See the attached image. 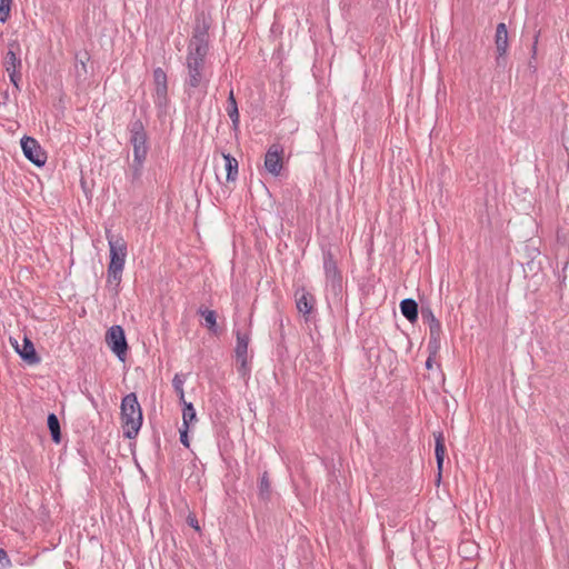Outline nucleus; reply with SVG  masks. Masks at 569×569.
<instances>
[{
    "instance_id": "1a4fd4ad",
    "label": "nucleus",
    "mask_w": 569,
    "mask_h": 569,
    "mask_svg": "<svg viewBox=\"0 0 569 569\" xmlns=\"http://www.w3.org/2000/svg\"><path fill=\"white\" fill-rule=\"evenodd\" d=\"M421 316H422L423 321H426L429 326V331H430L429 347H433L436 350V349H438L439 343H440L441 323L435 317V315L430 308H422Z\"/></svg>"
},
{
    "instance_id": "ddd939ff",
    "label": "nucleus",
    "mask_w": 569,
    "mask_h": 569,
    "mask_svg": "<svg viewBox=\"0 0 569 569\" xmlns=\"http://www.w3.org/2000/svg\"><path fill=\"white\" fill-rule=\"evenodd\" d=\"M323 269L328 280H331L332 283L336 281H340L341 277L338 271L337 262L333 259V254L328 250L323 251Z\"/></svg>"
},
{
    "instance_id": "c756f323",
    "label": "nucleus",
    "mask_w": 569,
    "mask_h": 569,
    "mask_svg": "<svg viewBox=\"0 0 569 569\" xmlns=\"http://www.w3.org/2000/svg\"><path fill=\"white\" fill-rule=\"evenodd\" d=\"M153 82L154 87L168 86L167 73L162 68H156L153 70Z\"/></svg>"
},
{
    "instance_id": "20e7f679",
    "label": "nucleus",
    "mask_w": 569,
    "mask_h": 569,
    "mask_svg": "<svg viewBox=\"0 0 569 569\" xmlns=\"http://www.w3.org/2000/svg\"><path fill=\"white\" fill-rule=\"evenodd\" d=\"M209 28L210 24L203 17L196 18V26L193 28L191 40L188 44V51H197V53L209 51Z\"/></svg>"
},
{
    "instance_id": "f704fd0d",
    "label": "nucleus",
    "mask_w": 569,
    "mask_h": 569,
    "mask_svg": "<svg viewBox=\"0 0 569 569\" xmlns=\"http://www.w3.org/2000/svg\"><path fill=\"white\" fill-rule=\"evenodd\" d=\"M188 522H189V525H190L191 527H193L194 529H197V530L199 529L198 521H197L196 519H193V518H189V521H188Z\"/></svg>"
},
{
    "instance_id": "7ed1b4c3",
    "label": "nucleus",
    "mask_w": 569,
    "mask_h": 569,
    "mask_svg": "<svg viewBox=\"0 0 569 569\" xmlns=\"http://www.w3.org/2000/svg\"><path fill=\"white\" fill-rule=\"evenodd\" d=\"M20 46L17 41H12L8 44V51L3 58V67L9 74L10 82L14 86L17 91H20L21 81V67L22 61L18 56Z\"/></svg>"
},
{
    "instance_id": "72a5a7b5",
    "label": "nucleus",
    "mask_w": 569,
    "mask_h": 569,
    "mask_svg": "<svg viewBox=\"0 0 569 569\" xmlns=\"http://www.w3.org/2000/svg\"><path fill=\"white\" fill-rule=\"evenodd\" d=\"M432 366H433V358L431 356H429L427 361H426V368L427 369H431Z\"/></svg>"
},
{
    "instance_id": "bb28decb",
    "label": "nucleus",
    "mask_w": 569,
    "mask_h": 569,
    "mask_svg": "<svg viewBox=\"0 0 569 569\" xmlns=\"http://www.w3.org/2000/svg\"><path fill=\"white\" fill-rule=\"evenodd\" d=\"M130 137L146 136L144 126L140 119H134L129 124Z\"/></svg>"
},
{
    "instance_id": "39448f33",
    "label": "nucleus",
    "mask_w": 569,
    "mask_h": 569,
    "mask_svg": "<svg viewBox=\"0 0 569 569\" xmlns=\"http://www.w3.org/2000/svg\"><path fill=\"white\" fill-rule=\"evenodd\" d=\"M106 237L110 250V262L108 267L123 271L127 257V243L124 239L113 236L109 230H107Z\"/></svg>"
},
{
    "instance_id": "9b49d317",
    "label": "nucleus",
    "mask_w": 569,
    "mask_h": 569,
    "mask_svg": "<svg viewBox=\"0 0 569 569\" xmlns=\"http://www.w3.org/2000/svg\"><path fill=\"white\" fill-rule=\"evenodd\" d=\"M495 43L497 49V66L505 67L506 64V53L508 49V31L507 27L503 22L499 23L496 29Z\"/></svg>"
},
{
    "instance_id": "7c9ffc66",
    "label": "nucleus",
    "mask_w": 569,
    "mask_h": 569,
    "mask_svg": "<svg viewBox=\"0 0 569 569\" xmlns=\"http://www.w3.org/2000/svg\"><path fill=\"white\" fill-rule=\"evenodd\" d=\"M11 560L7 553V551L0 548V569H8L11 567Z\"/></svg>"
},
{
    "instance_id": "423d86ee",
    "label": "nucleus",
    "mask_w": 569,
    "mask_h": 569,
    "mask_svg": "<svg viewBox=\"0 0 569 569\" xmlns=\"http://www.w3.org/2000/svg\"><path fill=\"white\" fill-rule=\"evenodd\" d=\"M106 342L112 352L116 353L121 361H124L128 343L121 326H112L109 328L106 335Z\"/></svg>"
},
{
    "instance_id": "393cba45",
    "label": "nucleus",
    "mask_w": 569,
    "mask_h": 569,
    "mask_svg": "<svg viewBox=\"0 0 569 569\" xmlns=\"http://www.w3.org/2000/svg\"><path fill=\"white\" fill-rule=\"evenodd\" d=\"M271 486L268 478V473L263 472L259 482V496L261 499L267 500L270 498Z\"/></svg>"
},
{
    "instance_id": "a211bd4d",
    "label": "nucleus",
    "mask_w": 569,
    "mask_h": 569,
    "mask_svg": "<svg viewBox=\"0 0 569 569\" xmlns=\"http://www.w3.org/2000/svg\"><path fill=\"white\" fill-rule=\"evenodd\" d=\"M226 111L232 122L233 128L237 129L240 123V116H239L237 100L234 98V93H233L232 89L229 91V94H228Z\"/></svg>"
},
{
    "instance_id": "f03ea898",
    "label": "nucleus",
    "mask_w": 569,
    "mask_h": 569,
    "mask_svg": "<svg viewBox=\"0 0 569 569\" xmlns=\"http://www.w3.org/2000/svg\"><path fill=\"white\" fill-rule=\"evenodd\" d=\"M121 422L123 427V435L128 439L137 437L142 426V410L136 393H128L121 401Z\"/></svg>"
},
{
    "instance_id": "9d476101",
    "label": "nucleus",
    "mask_w": 569,
    "mask_h": 569,
    "mask_svg": "<svg viewBox=\"0 0 569 569\" xmlns=\"http://www.w3.org/2000/svg\"><path fill=\"white\" fill-rule=\"evenodd\" d=\"M10 340L12 346L14 347L16 352L28 365H37L40 362L41 359L38 356L32 341L29 338L24 337L22 340V345H19L17 340Z\"/></svg>"
},
{
    "instance_id": "0eeeda50",
    "label": "nucleus",
    "mask_w": 569,
    "mask_h": 569,
    "mask_svg": "<svg viewBox=\"0 0 569 569\" xmlns=\"http://www.w3.org/2000/svg\"><path fill=\"white\" fill-rule=\"evenodd\" d=\"M21 149L24 157L33 164L42 167L46 163L47 153L34 138L23 137L21 139Z\"/></svg>"
},
{
    "instance_id": "473e14b6",
    "label": "nucleus",
    "mask_w": 569,
    "mask_h": 569,
    "mask_svg": "<svg viewBox=\"0 0 569 569\" xmlns=\"http://www.w3.org/2000/svg\"><path fill=\"white\" fill-rule=\"evenodd\" d=\"M76 68L79 70L81 69V71L86 74L87 73V64H86V61L84 60H80L77 64H76Z\"/></svg>"
},
{
    "instance_id": "dca6fc26",
    "label": "nucleus",
    "mask_w": 569,
    "mask_h": 569,
    "mask_svg": "<svg viewBox=\"0 0 569 569\" xmlns=\"http://www.w3.org/2000/svg\"><path fill=\"white\" fill-rule=\"evenodd\" d=\"M400 310L402 316L410 322H416L418 319V303L413 299H403L400 302Z\"/></svg>"
},
{
    "instance_id": "2f4dec72",
    "label": "nucleus",
    "mask_w": 569,
    "mask_h": 569,
    "mask_svg": "<svg viewBox=\"0 0 569 569\" xmlns=\"http://www.w3.org/2000/svg\"><path fill=\"white\" fill-rule=\"evenodd\" d=\"M179 432H180V442L184 446V447H189V438H188V429H186V427H182L181 429H179Z\"/></svg>"
},
{
    "instance_id": "6ab92c4d",
    "label": "nucleus",
    "mask_w": 569,
    "mask_h": 569,
    "mask_svg": "<svg viewBox=\"0 0 569 569\" xmlns=\"http://www.w3.org/2000/svg\"><path fill=\"white\" fill-rule=\"evenodd\" d=\"M198 313L203 317L204 319V326L206 328L217 335L218 333V326H217V313L214 310H210V309H202L200 308L198 310Z\"/></svg>"
},
{
    "instance_id": "2eb2a0df",
    "label": "nucleus",
    "mask_w": 569,
    "mask_h": 569,
    "mask_svg": "<svg viewBox=\"0 0 569 569\" xmlns=\"http://www.w3.org/2000/svg\"><path fill=\"white\" fill-rule=\"evenodd\" d=\"M130 143L133 148V157L138 160L146 159L148 153L147 134L130 137Z\"/></svg>"
},
{
    "instance_id": "f3484780",
    "label": "nucleus",
    "mask_w": 569,
    "mask_h": 569,
    "mask_svg": "<svg viewBox=\"0 0 569 569\" xmlns=\"http://www.w3.org/2000/svg\"><path fill=\"white\" fill-rule=\"evenodd\" d=\"M153 101L159 112H167L169 103L168 86L154 87Z\"/></svg>"
},
{
    "instance_id": "412c9836",
    "label": "nucleus",
    "mask_w": 569,
    "mask_h": 569,
    "mask_svg": "<svg viewBox=\"0 0 569 569\" xmlns=\"http://www.w3.org/2000/svg\"><path fill=\"white\" fill-rule=\"evenodd\" d=\"M122 270L113 269L108 267L107 271V287L118 293V287L120 286L122 279Z\"/></svg>"
},
{
    "instance_id": "c85d7f7f",
    "label": "nucleus",
    "mask_w": 569,
    "mask_h": 569,
    "mask_svg": "<svg viewBox=\"0 0 569 569\" xmlns=\"http://www.w3.org/2000/svg\"><path fill=\"white\" fill-rule=\"evenodd\" d=\"M12 0H0V22L4 23L10 17Z\"/></svg>"
},
{
    "instance_id": "f8f14e48",
    "label": "nucleus",
    "mask_w": 569,
    "mask_h": 569,
    "mask_svg": "<svg viewBox=\"0 0 569 569\" xmlns=\"http://www.w3.org/2000/svg\"><path fill=\"white\" fill-rule=\"evenodd\" d=\"M237 343L234 348L237 360L240 361L239 371L246 372L248 370V345L250 337L247 332L237 331Z\"/></svg>"
},
{
    "instance_id": "a878e982",
    "label": "nucleus",
    "mask_w": 569,
    "mask_h": 569,
    "mask_svg": "<svg viewBox=\"0 0 569 569\" xmlns=\"http://www.w3.org/2000/svg\"><path fill=\"white\" fill-rule=\"evenodd\" d=\"M183 383H184L183 377L179 373H176L172 379V387H173L174 391L178 393L180 402H184V400H186L184 391H183Z\"/></svg>"
},
{
    "instance_id": "f257e3e1",
    "label": "nucleus",
    "mask_w": 569,
    "mask_h": 569,
    "mask_svg": "<svg viewBox=\"0 0 569 569\" xmlns=\"http://www.w3.org/2000/svg\"><path fill=\"white\" fill-rule=\"evenodd\" d=\"M208 53L197 51H188L186 58L187 77L184 78V89L188 94H191V90L198 88L207 89L209 83V77L206 71V57Z\"/></svg>"
},
{
    "instance_id": "aec40b11",
    "label": "nucleus",
    "mask_w": 569,
    "mask_h": 569,
    "mask_svg": "<svg viewBox=\"0 0 569 569\" xmlns=\"http://www.w3.org/2000/svg\"><path fill=\"white\" fill-rule=\"evenodd\" d=\"M227 181H236L238 177V161L230 153H223Z\"/></svg>"
},
{
    "instance_id": "6e6552de",
    "label": "nucleus",
    "mask_w": 569,
    "mask_h": 569,
    "mask_svg": "<svg viewBox=\"0 0 569 569\" xmlns=\"http://www.w3.org/2000/svg\"><path fill=\"white\" fill-rule=\"evenodd\" d=\"M264 168L273 177L280 176L283 168V148L280 144H272L264 156Z\"/></svg>"
},
{
    "instance_id": "4468645a",
    "label": "nucleus",
    "mask_w": 569,
    "mask_h": 569,
    "mask_svg": "<svg viewBox=\"0 0 569 569\" xmlns=\"http://www.w3.org/2000/svg\"><path fill=\"white\" fill-rule=\"evenodd\" d=\"M313 296L306 290L301 289L296 293L297 309L300 313L307 316L313 309Z\"/></svg>"
},
{
    "instance_id": "5701e85b",
    "label": "nucleus",
    "mask_w": 569,
    "mask_h": 569,
    "mask_svg": "<svg viewBox=\"0 0 569 569\" xmlns=\"http://www.w3.org/2000/svg\"><path fill=\"white\" fill-rule=\"evenodd\" d=\"M183 405L182 410V426L189 429L190 425L197 420L196 409L191 402H181Z\"/></svg>"
},
{
    "instance_id": "cd10ccee",
    "label": "nucleus",
    "mask_w": 569,
    "mask_h": 569,
    "mask_svg": "<svg viewBox=\"0 0 569 569\" xmlns=\"http://www.w3.org/2000/svg\"><path fill=\"white\" fill-rule=\"evenodd\" d=\"M146 159H136L133 157V160H132V164H131V170H132V181H139L140 178H141V174H142V168H143V162H144Z\"/></svg>"
},
{
    "instance_id": "4be33fe9",
    "label": "nucleus",
    "mask_w": 569,
    "mask_h": 569,
    "mask_svg": "<svg viewBox=\"0 0 569 569\" xmlns=\"http://www.w3.org/2000/svg\"><path fill=\"white\" fill-rule=\"evenodd\" d=\"M47 425L50 430L52 440L56 443H59L61 441V431L58 417L54 413H50L47 419Z\"/></svg>"
},
{
    "instance_id": "b1692460",
    "label": "nucleus",
    "mask_w": 569,
    "mask_h": 569,
    "mask_svg": "<svg viewBox=\"0 0 569 569\" xmlns=\"http://www.w3.org/2000/svg\"><path fill=\"white\" fill-rule=\"evenodd\" d=\"M436 460L439 471L442 469L443 460H445V453H446V447H445V438L441 432H439L436 436Z\"/></svg>"
}]
</instances>
